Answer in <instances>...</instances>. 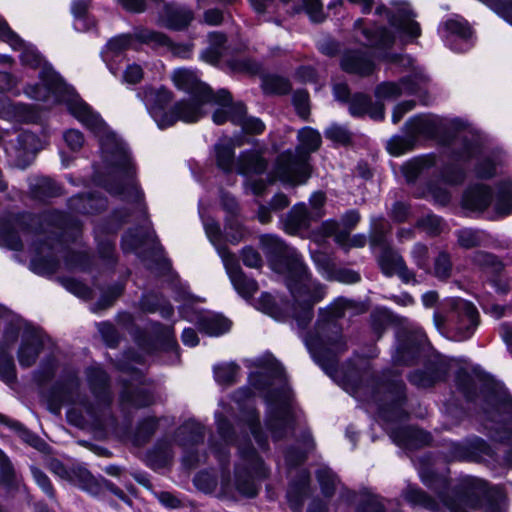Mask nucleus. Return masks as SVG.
<instances>
[{"mask_svg":"<svg viewBox=\"0 0 512 512\" xmlns=\"http://www.w3.org/2000/svg\"><path fill=\"white\" fill-rule=\"evenodd\" d=\"M40 78L42 85L28 86L25 93L47 105L67 102L69 111L99 138L102 161L98 182L111 195L127 201L140 200L142 195L134 182L135 171L125 144L86 103L72 98L71 89L50 67L43 65Z\"/></svg>","mask_w":512,"mask_h":512,"instance_id":"f257e3e1","label":"nucleus"},{"mask_svg":"<svg viewBox=\"0 0 512 512\" xmlns=\"http://www.w3.org/2000/svg\"><path fill=\"white\" fill-rule=\"evenodd\" d=\"M260 241L263 250L272 257V268L285 276L293 301L292 316L304 327L312 318L313 306L325 295L323 286L311 279L295 249L273 235H264Z\"/></svg>","mask_w":512,"mask_h":512,"instance_id":"f03ea898","label":"nucleus"},{"mask_svg":"<svg viewBox=\"0 0 512 512\" xmlns=\"http://www.w3.org/2000/svg\"><path fill=\"white\" fill-rule=\"evenodd\" d=\"M349 305L346 299L335 301L330 307V320L319 321L314 334L305 338V344L317 363L331 375L335 370L336 356L346 348L341 330L334 318L343 316L344 309Z\"/></svg>","mask_w":512,"mask_h":512,"instance_id":"7ed1b4c3","label":"nucleus"},{"mask_svg":"<svg viewBox=\"0 0 512 512\" xmlns=\"http://www.w3.org/2000/svg\"><path fill=\"white\" fill-rule=\"evenodd\" d=\"M299 145L295 153H282L277 160L275 174L287 183L301 184L309 177V155L321 145V135L318 131L306 127L298 132Z\"/></svg>","mask_w":512,"mask_h":512,"instance_id":"20e7f679","label":"nucleus"},{"mask_svg":"<svg viewBox=\"0 0 512 512\" xmlns=\"http://www.w3.org/2000/svg\"><path fill=\"white\" fill-rule=\"evenodd\" d=\"M238 450L241 463L236 467L235 488L244 496L254 497L258 489L252 477L266 475L263 463L246 436L238 439Z\"/></svg>","mask_w":512,"mask_h":512,"instance_id":"39448f33","label":"nucleus"},{"mask_svg":"<svg viewBox=\"0 0 512 512\" xmlns=\"http://www.w3.org/2000/svg\"><path fill=\"white\" fill-rule=\"evenodd\" d=\"M269 416L267 427L275 439L282 438L291 426L290 393L282 388L277 393L266 396Z\"/></svg>","mask_w":512,"mask_h":512,"instance_id":"423d86ee","label":"nucleus"},{"mask_svg":"<svg viewBox=\"0 0 512 512\" xmlns=\"http://www.w3.org/2000/svg\"><path fill=\"white\" fill-rule=\"evenodd\" d=\"M451 318L455 322L456 338L459 341L470 338L478 325V312L475 306L461 298L449 300Z\"/></svg>","mask_w":512,"mask_h":512,"instance_id":"0eeeda50","label":"nucleus"},{"mask_svg":"<svg viewBox=\"0 0 512 512\" xmlns=\"http://www.w3.org/2000/svg\"><path fill=\"white\" fill-rule=\"evenodd\" d=\"M172 94L165 88L146 89L143 94V101L152 116L161 129L175 124V117L170 115V111H165V107L171 102Z\"/></svg>","mask_w":512,"mask_h":512,"instance_id":"6e6552de","label":"nucleus"},{"mask_svg":"<svg viewBox=\"0 0 512 512\" xmlns=\"http://www.w3.org/2000/svg\"><path fill=\"white\" fill-rule=\"evenodd\" d=\"M379 15L385 14L391 26L399 33L411 37H418L420 35V27L417 22L412 19V11L405 3H397L393 9L390 10L385 6H379L376 9Z\"/></svg>","mask_w":512,"mask_h":512,"instance_id":"1a4fd4ad","label":"nucleus"},{"mask_svg":"<svg viewBox=\"0 0 512 512\" xmlns=\"http://www.w3.org/2000/svg\"><path fill=\"white\" fill-rule=\"evenodd\" d=\"M224 266L235 290L244 298H250L258 289L257 283L244 276L235 257L227 250H219Z\"/></svg>","mask_w":512,"mask_h":512,"instance_id":"9d476101","label":"nucleus"},{"mask_svg":"<svg viewBox=\"0 0 512 512\" xmlns=\"http://www.w3.org/2000/svg\"><path fill=\"white\" fill-rule=\"evenodd\" d=\"M0 38L7 42L13 49H22L21 62L23 65L33 68L42 66V59L33 46L26 45L13 31L10 30L7 23L0 18Z\"/></svg>","mask_w":512,"mask_h":512,"instance_id":"9b49d317","label":"nucleus"},{"mask_svg":"<svg viewBox=\"0 0 512 512\" xmlns=\"http://www.w3.org/2000/svg\"><path fill=\"white\" fill-rule=\"evenodd\" d=\"M172 80L179 89L187 91L191 96L202 95V103H209L214 98L211 89L205 83L200 82L192 71L186 69L175 70Z\"/></svg>","mask_w":512,"mask_h":512,"instance_id":"f8f14e48","label":"nucleus"},{"mask_svg":"<svg viewBox=\"0 0 512 512\" xmlns=\"http://www.w3.org/2000/svg\"><path fill=\"white\" fill-rule=\"evenodd\" d=\"M378 263L382 272L388 276L397 274L405 282L414 279V274L407 268L403 257L391 248H383Z\"/></svg>","mask_w":512,"mask_h":512,"instance_id":"ddd939ff","label":"nucleus"},{"mask_svg":"<svg viewBox=\"0 0 512 512\" xmlns=\"http://www.w3.org/2000/svg\"><path fill=\"white\" fill-rule=\"evenodd\" d=\"M202 439V427L195 422H187L178 429L176 441L186 450L183 458L186 466L193 467L200 461L199 459L192 458L188 449L199 443Z\"/></svg>","mask_w":512,"mask_h":512,"instance_id":"4468645a","label":"nucleus"},{"mask_svg":"<svg viewBox=\"0 0 512 512\" xmlns=\"http://www.w3.org/2000/svg\"><path fill=\"white\" fill-rule=\"evenodd\" d=\"M43 342L42 336L35 330L26 331L22 335L21 344L18 350V362L23 367H30L36 361L41 351Z\"/></svg>","mask_w":512,"mask_h":512,"instance_id":"2eb2a0df","label":"nucleus"},{"mask_svg":"<svg viewBox=\"0 0 512 512\" xmlns=\"http://www.w3.org/2000/svg\"><path fill=\"white\" fill-rule=\"evenodd\" d=\"M340 65L345 72L360 76H367L374 69V63L370 56L360 50L345 51L341 57Z\"/></svg>","mask_w":512,"mask_h":512,"instance_id":"dca6fc26","label":"nucleus"},{"mask_svg":"<svg viewBox=\"0 0 512 512\" xmlns=\"http://www.w3.org/2000/svg\"><path fill=\"white\" fill-rule=\"evenodd\" d=\"M203 96H191V101H180L170 110V115L175 117V123L181 120L186 123L198 121L204 115Z\"/></svg>","mask_w":512,"mask_h":512,"instance_id":"f3484780","label":"nucleus"},{"mask_svg":"<svg viewBox=\"0 0 512 512\" xmlns=\"http://www.w3.org/2000/svg\"><path fill=\"white\" fill-rule=\"evenodd\" d=\"M419 90L418 79L406 78L399 84L383 83L376 89V96L380 100H395L403 94H413Z\"/></svg>","mask_w":512,"mask_h":512,"instance_id":"a211bd4d","label":"nucleus"},{"mask_svg":"<svg viewBox=\"0 0 512 512\" xmlns=\"http://www.w3.org/2000/svg\"><path fill=\"white\" fill-rule=\"evenodd\" d=\"M58 246L62 244L57 240L56 243L48 245L46 243L35 247L36 255L31 261L33 268L38 273L52 272L55 270L57 263L54 260V253L58 251Z\"/></svg>","mask_w":512,"mask_h":512,"instance_id":"6ab92c4d","label":"nucleus"},{"mask_svg":"<svg viewBox=\"0 0 512 512\" xmlns=\"http://www.w3.org/2000/svg\"><path fill=\"white\" fill-rule=\"evenodd\" d=\"M19 155L17 165L25 168L35 157L36 153L42 149V142L31 132H23L18 136Z\"/></svg>","mask_w":512,"mask_h":512,"instance_id":"aec40b11","label":"nucleus"},{"mask_svg":"<svg viewBox=\"0 0 512 512\" xmlns=\"http://www.w3.org/2000/svg\"><path fill=\"white\" fill-rule=\"evenodd\" d=\"M315 219L310 215L304 203L293 206L284 220V227L289 234H296L300 230L307 229Z\"/></svg>","mask_w":512,"mask_h":512,"instance_id":"412c9836","label":"nucleus"},{"mask_svg":"<svg viewBox=\"0 0 512 512\" xmlns=\"http://www.w3.org/2000/svg\"><path fill=\"white\" fill-rule=\"evenodd\" d=\"M193 19L192 12L181 6H166L162 15L164 25L170 29L181 30L187 27Z\"/></svg>","mask_w":512,"mask_h":512,"instance_id":"4be33fe9","label":"nucleus"},{"mask_svg":"<svg viewBox=\"0 0 512 512\" xmlns=\"http://www.w3.org/2000/svg\"><path fill=\"white\" fill-rule=\"evenodd\" d=\"M363 22L361 19H358L355 22L356 35L358 36V32L365 38V44L367 46L385 49L390 47L394 43V36L390 34L386 29H382L378 32H373L368 28L362 27Z\"/></svg>","mask_w":512,"mask_h":512,"instance_id":"5701e85b","label":"nucleus"},{"mask_svg":"<svg viewBox=\"0 0 512 512\" xmlns=\"http://www.w3.org/2000/svg\"><path fill=\"white\" fill-rule=\"evenodd\" d=\"M214 98L209 104H218L221 108L217 109L212 116L213 122L215 124L221 125L225 123L227 120L231 121V116L235 114L234 106L237 104H230V94L228 91L222 89L219 90L217 94H213Z\"/></svg>","mask_w":512,"mask_h":512,"instance_id":"b1692460","label":"nucleus"},{"mask_svg":"<svg viewBox=\"0 0 512 512\" xmlns=\"http://www.w3.org/2000/svg\"><path fill=\"white\" fill-rule=\"evenodd\" d=\"M491 192L485 186H476L470 189L463 199L464 206L475 211L486 209L491 203Z\"/></svg>","mask_w":512,"mask_h":512,"instance_id":"393cba45","label":"nucleus"},{"mask_svg":"<svg viewBox=\"0 0 512 512\" xmlns=\"http://www.w3.org/2000/svg\"><path fill=\"white\" fill-rule=\"evenodd\" d=\"M439 125L440 120L435 116H416L406 124L412 137L419 134L434 135L438 132Z\"/></svg>","mask_w":512,"mask_h":512,"instance_id":"a878e982","label":"nucleus"},{"mask_svg":"<svg viewBox=\"0 0 512 512\" xmlns=\"http://www.w3.org/2000/svg\"><path fill=\"white\" fill-rule=\"evenodd\" d=\"M265 160L256 152H246L240 155L237 171L240 174H261L266 169Z\"/></svg>","mask_w":512,"mask_h":512,"instance_id":"bb28decb","label":"nucleus"},{"mask_svg":"<svg viewBox=\"0 0 512 512\" xmlns=\"http://www.w3.org/2000/svg\"><path fill=\"white\" fill-rule=\"evenodd\" d=\"M233 109L235 110V114L231 116V122L240 125L246 133L259 134L263 132L265 128L264 123L258 118H247L245 116L246 110L243 104L237 103Z\"/></svg>","mask_w":512,"mask_h":512,"instance_id":"cd10ccee","label":"nucleus"},{"mask_svg":"<svg viewBox=\"0 0 512 512\" xmlns=\"http://www.w3.org/2000/svg\"><path fill=\"white\" fill-rule=\"evenodd\" d=\"M198 325L201 331L210 336H218L230 329V321L220 315H207L199 319Z\"/></svg>","mask_w":512,"mask_h":512,"instance_id":"c85d7f7f","label":"nucleus"},{"mask_svg":"<svg viewBox=\"0 0 512 512\" xmlns=\"http://www.w3.org/2000/svg\"><path fill=\"white\" fill-rule=\"evenodd\" d=\"M445 504L452 512H474L481 504V499L477 492L458 495L456 499L448 500Z\"/></svg>","mask_w":512,"mask_h":512,"instance_id":"c756f323","label":"nucleus"},{"mask_svg":"<svg viewBox=\"0 0 512 512\" xmlns=\"http://www.w3.org/2000/svg\"><path fill=\"white\" fill-rule=\"evenodd\" d=\"M88 380L94 394L101 401L108 403L110 401L109 393L106 391L107 375L101 368H91L88 371Z\"/></svg>","mask_w":512,"mask_h":512,"instance_id":"7c9ffc66","label":"nucleus"},{"mask_svg":"<svg viewBox=\"0 0 512 512\" xmlns=\"http://www.w3.org/2000/svg\"><path fill=\"white\" fill-rule=\"evenodd\" d=\"M243 142L239 139H235L233 143L218 144L215 147L216 159L218 166L225 170L230 171L234 163V146H241Z\"/></svg>","mask_w":512,"mask_h":512,"instance_id":"2f4dec72","label":"nucleus"},{"mask_svg":"<svg viewBox=\"0 0 512 512\" xmlns=\"http://www.w3.org/2000/svg\"><path fill=\"white\" fill-rule=\"evenodd\" d=\"M472 262L481 270L494 274L500 273L503 269L502 263L496 256L484 251H477L474 253L472 256Z\"/></svg>","mask_w":512,"mask_h":512,"instance_id":"473e14b6","label":"nucleus"},{"mask_svg":"<svg viewBox=\"0 0 512 512\" xmlns=\"http://www.w3.org/2000/svg\"><path fill=\"white\" fill-rule=\"evenodd\" d=\"M401 437L394 435V440L401 445L427 444L430 436L422 430L414 428H404L400 431Z\"/></svg>","mask_w":512,"mask_h":512,"instance_id":"72a5a7b5","label":"nucleus"},{"mask_svg":"<svg viewBox=\"0 0 512 512\" xmlns=\"http://www.w3.org/2000/svg\"><path fill=\"white\" fill-rule=\"evenodd\" d=\"M238 373L239 367L233 362L218 364L214 367L215 380L222 385L234 383Z\"/></svg>","mask_w":512,"mask_h":512,"instance_id":"f704fd0d","label":"nucleus"},{"mask_svg":"<svg viewBox=\"0 0 512 512\" xmlns=\"http://www.w3.org/2000/svg\"><path fill=\"white\" fill-rule=\"evenodd\" d=\"M495 209L503 215L512 212V184L510 182H505L499 189L495 200Z\"/></svg>","mask_w":512,"mask_h":512,"instance_id":"c9c22d12","label":"nucleus"},{"mask_svg":"<svg viewBox=\"0 0 512 512\" xmlns=\"http://www.w3.org/2000/svg\"><path fill=\"white\" fill-rule=\"evenodd\" d=\"M283 371L279 365L276 363H270L266 368H264V372H261L259 374H252L250 376V383L255 387L257 390H263L264 387L267 385L266 382H262V378H277L282 379Z\"/></svg>","mask_w":512,"mask_h":512,"instance_id":"e433bc0d","label":"nucleus"},{"mask_svg":"<svg viewBox=\"0 0 512 512\" xmlns=\"http://www.w3.org/2000/svg\"><path fill=\"white\" fill-rule=\"evenodd\" d=\"M457 240L462 248L471 249L482 244L484 234L478 230L465 228L457 232Z\"/></svg>","mask_w":512,"mask_h":512,"instance_id":"4c0bfd02","label":"nucleus"},{"mask_svg":"<svg viewBox=\"0 0 512 512\" xmlns=\"http://www.w3.org/2000/svg\"><path fill=\"white\" fill-rule=\"evenodd\" d=\"M71 207L81 213H90L104 207L103 199H95L92 196H79L72 199Z\"/></svg>","mask_w":512,"mask_h":512,"instance_id":"58836bf2","label":"nucleus"},{"mask_svg":"<svg viewBox=\"0 0 512 512\" xmlns=\"http://www.w3.org/2000/svg\"><path fill=\"white\" fill-rule=\"evenodd\" d=\"M496 414L498 415L500 412H507L511 414L509 419H505V423L502 428H495L497 435V439L499 441L512 442V404L510 403H500L497 404L495 409Z\"/></svg>","mask_w":512,"mask_h":512,"instance_id":"ea45409f","label":"nucleus"},{"mask_svg":"<svg viewBox=\"0 0 512 512\" xmlns=\"http://www.w3.org/2000/svg\"><path fill=\"white\" fill-rule=\"evenodd\" d=\"M33 187L39 198L54 197L60 194V188L49 178H39Z\"/></svg>","mask_w":512,"mask_h":512,"instance_id":"a19ab883","label":"nucleus"},{"mask_svg":"<svg viewBox=\"0 0 512 512\" xmlns=\"http://www.w3.org/2000/svg\"><path fill=\"white\" fill-rule=\"evenodd\" d=\"M262 86L266 93L285 94L290 90L289 82L279 76L266 77Z\"/></svg>","mask_w":512,"mask_h":512,"instance_id":"79ce46f5","label":"nucleus"},{"mask_svg":"<svg viewBox=\"0 0 512 512\" xmlns=\"http://www.w3.org/2000/svg\"><path fill=\"white\" fill-rule=\"evenodd\" d=\"M413 146L412 137L394 136L387 143L388 152L393 156H400Z\"/></svg>","mask_w":512,"mask_h":512,"instance_id":"37998d69","label":"nucleus"},{"mask_svg":"<svg viewBox=\"0 0 512 512\" xmlns=\"http://www.w3.org/2000/svg\"><path fill=\"white\" fill-rule=\"evenodd\" d=\"M322 492L327 496H331L338 484L336 476L329 469H321L317 473Z\"/></svg>","mask_w":512,"mask_h":512,"instance_id":"c03bdc74","label":"nucleus"},{"mask_svg":"<svg viewBox=\"0 0 512 512\" xmlns=\"http://www.w3.org/2000/svg\"><path fill=\"white\" fill-rule=\"evenodd\" d=\"M452 263L450 255L447 252H440L434 261V274L440 279H446L450 276Z\"/></svg>","mask_w":512,"mask_h":512,"instance_id":"a18cd8bd","label":"nucleus"},{"mask_svg":"<svg viewBox=\"0 0 512 512\" xmlns=\"http://www.w3.org/2000/svg\"><path fill=\"white\" fill-rule=\"evenodd\" d=\"M373 232L370 236L372 246L383 245L385 242V234L389 229L388 223L383 218H375L372 220Z\"/></svg>","mask_w":512,"mask_h":512,"instance_id":"49530a36","label":"nucleus"},{"mask_svg":"<svg viewBox=\"0 0 512 512\" xmlns=\"http://www.w3.org/2000/svg\"><path fill=\"white\" fill-rule=\"evenodd\" d=\"M312 258L318 268L319 273L326 279L331 278V275L335 269V264L331 258L322 252H315L312 254Z\"/></svg>","mask_w":512,"mask_h":512,"instance_id":"de8ad7c7","label":"nucleus"},{"mask_svg":"<svg viewBox=\"0 0 512 512\" xmlns=\"http://www.w3.org/2000/svg\"><path fill=\"white\" fill-rule=\"evenodd\" d=\"M417 227L432 236L438 235L443 229L441 219L435 215H427L421 218L417 222Z\"/></svg>","mask_w":512,"mask_h":512,"instance_id":"09e8293b","label":"nucleus"},{"mask_svg":"<svg viewBox=\"0 0 512 512\" xmlns=\"http://www.w3.org/2000/svg\"><path fill=\"white\" fill-rule=\"evenodd\" d=\"M410 255L414 263L420 269L427 270L429 267L428 247L422 243H416L411 249Z\"/></svg>","mask_w":512,"mask_h":512,"instance_id":"8fccbe9b","label":"nucleus"},{"mask_svg":"<svg viewBox=\"0 0 512 512\" xmlns=\"http://www.w3.org/2000/svg\"><path fill=\"white\" fill-rule=\"evenodd\" d=\"M136 38L141 42L153 45H169V39L162 33L142 29L136 33Z\"/></svg>","mask_w":512,"mask_h":512,"instance_id":"3c124183","label":"nucleus"},{"mask_svg":"<svg viewBox=\"0 0 512 512\" xmlns=\"http://www.w3.org/2000/svg\"><path fill=\"white\" fill-rule=\"evenodd\" d=\"M428 162V159L421 158L405 164L402 170L406 180L409 182L415 180L421 171L429 165Z\"/></svg>","mask_w":512,"mask_h":512,"instance_id":"603ef678","label":"nucleus"},{"mask_svg":"<svg viewBox=\"0 0 512 512\" xmlns=\"http://www.w3.org/2000/svg\"><path fill=\"white\" fill-rule=\"evenodd\" d=\"M325 202H326V197L323 192L317 191L311 195V197L309 199V205H310L309 213L315 219V221H317L318 219H320L321 217L324 216Z\"/></svg>","mask_w":512,"mask_h":512,"instance_id":"864d4df0","label":"nucleus"},{"mask_svg":"<svg viewBox=\"0 0 512 512\" xmlns=\"http://www.w3.org/2000/svg\"><path fill=\"white\" fill-rule=\"evenodd\" d=\"M357 512H383V505L377 496L371 493H363Z\"/></svg>","mask_w":512,"mask_h":512,"instance_id":"5fc2aeb1","label":"nucleus"},{"mask_svg":"<svg viewBox=\"0 0 512 512\" xmlns=\"http://www.w3.org/2000/svg\"><path fill=\"white\" fill-rule=\"evenodd\" d=\"M309 482V474L307 472L301 473V480L300 484H293L291 488L288 491V498L291 502H295V506H298L301 504L302 501V495L305 492L306 485Z\"/></svg>","mask_w":512,"mask_h":512,"instance_id":"6e6d98bb","label":"nucleus"},{"mask_svg":"<svg viewBox=\"0 0 512 512\" xmlns=\"http://www.w3.org/2000/svg\"><path fill=\"white\" fill-rule=\"evenodd\" d=\"M338 224L335 221L329 220L322 224L321 231L324 236H335V240L340 245L345 246L348 241L349 233L347 231L337 232Z\"/></svg>","mask_w":512,"mask_h":512,"instance_id":"4d7b16f0","label":"nucleus"},{"mask_svg":"<svg viewBox=\"0 0 512 512\" xmlns=\"http://www.w3.org/2000/svg\"><path fill=\"white\" fill-rule=\"evenodd\" d=\"M445 27L452 36L460 39H468L472 34L468 25L459 20H449L446 22Z\"/></svg>","mask_w":512,"mask_h":512,"instance_id":"13d9d810","label":"nucleus"},{"mask_svg":"<svg viewBox=\"0 0 512 512\" xmlns=\"http://www.w3.org/2000/svg\"><path fill=\"white\" fill-rule=\"evenodd\" d=\"M293 104L298 113L302 118H307L309 115V96L305 91H297L293 95Z\"/></svg>","mask_w":512,"mask_h":512,"instance_id":"bf43d9fd","label":"nucleus"},{"mask_svg":"<svg viewBox=\"0 0 512 512\" xmlns=\"http://www.w3.org/2000/svg\"><path fill=\"white\" fill-rule=\"evenodd\" d=\"M325 136L338 144H347L350 141V133L342 126L332 125L325 131Z\"/></svg>","mask_w":512,"mask_h":512,"instance_id":"052dcab7","label":"nucleus"},{"mask_svg":"<svg viewBox=\"0 0 512 512\" xmlns=\"http://www.w3.org/2000/svg\"><path fill=\"white\" fill-rule=\"evenodd\" d=\"M305 10L313 22H321L324 19L323 7L320 0H302Z\"/></svg>","mask_w":512,"mask_h":512,"instance_id":"680f3d73","label":"nucleus"},{"mask_svg":"<svg viewBox=\"0 0 512 512\" xmlns=\"http://www.w3.org/2000/svg\"><path fill=\"white\" fill-rule=\"evenodd\" d=\"M247 426L253 435L255 441L260 447H265L266 445V439L264 438L263 434L260 431L258 418L254 415L253 411H249L247 415Z\"/></svg>","mask_w":512,"mask_h":512,"instance_id":"e2e57ef3","label":"nucleus"},{"mask_svg":"<svg viewBox=\"0 0 512 512\" xmlns=\"http://www.w3.org/2000/svg\"><path fill=\"white\" fill-rule=\"evenodd\" d=\"M328 280H335L345 284H352L358 282L360 280V276L355 271L349 269H337L335 267L331 278Z\"/></svg>","mask_w":512,"mask_h":512,"instance_id":"0e129e2a","label":"nucleus"},{"mask_svg":"<svg viewBox=\"0 0 512 512\" xmlns=\"http://www.w3.org/2000/svg\"><path fill=\"white\" fill-rule=\"evenodd\" d=\"M257 308L270 315L271 317L279 319V314L274 303V299L270 294L265 293L261 295L258 300Z\"/></svg>","mask_w":512,"mask_h":512,"instance_id":"69168bd1","label":"nucleus"},{"mask_svg":"<svg viewBox=\"0 0 512 512\" xmlns=\"http://www.w3.org/2000/svg\"><path fill=\"white\" fill-rule=\"evenodd\" d=\"M3 243L13 250H18L22 247L21 240L18 236V230H9L3 227L0 231Z\"/></svg>","mask_w":512,"mask_h":512,"instance_id":"338daca9","label":"nucleus"},{"mask_svg":"<svg viewBox=\"0 0 512 512\" xmlns=\"http://www.w3.org/2000/svg\"><path fill=\"white\" fill-rule=\"evenodd\" d=\"M369 99L367 96L362 94H357L353 96L350 102V113L354 116H360L366 113L368 108Z\"/></svg>","mask_w":512,"mask_h":512,"instance_id":"774afa93","label":"nucleus"}]
</instances>
